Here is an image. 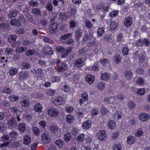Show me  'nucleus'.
<instances>
[{
    "label": "nucleus",
    "mask_w": 150,
    "mask_h": 150,
    "mask_svg": "<svg viewBox=\"0 0 150 150\" xmlns=\"http://www.w3.org/2000/svg\"><path fill=\"white\" fill-rule=\"evenodd\" d=\"M18 13V11L16 10L11 11L9 13L8 16L11 18L15 17Z\"/></svg>",
    "instance_id": "obj_27"
},
{
    "label": "nucleus",
    "mask_w": 150,
    "mask_h": 150,
    "mask_svg": "<svg viewBox=\"0 0 150 150\" xmlns=\"http://www.w3.org/2000/svg\"><path fill=\"white\" fill-rule=\"evenodd\" d=\"M63 102V98L60 97H58L54 99L53 102L55 105H59L62 104Z\"/></svg>",
    "instance_id": "obj_17"
},
{
    "label": "nucleus",
    "mask_w": 150,
    "mask_h": 150,
    "mask_svg": "<svg viewBox=\"0 0 150 150\" xmlns=\"http://www.w3.org/2000/svg\"><path fill=\"white\" fill-rule=\"evenodd\" d=\"M108 125L109 129H113L115 126V123L112 120H111L108 123Z\"/></svg>",
    "instance_id": "obj_36"
},
{
    "label": "nucleus",
    "mask_w": 150,
    "mask_h": 150,
    "mask_svg": "<svg viewBox=\"0 0 150 150\" xmlns=\"http://www.w3.org/2000/svg\"><path fill=\"white\" fill-rule=\"evenodd\" d=\"M29 74L28 71H22L18 74L19 79L21 80L26 79L28 76Z\"/></svg>",
    "instance_id": "obj_5"
},
{
    "label": "nucleus",
    "mask_w": 150,
    "mask_h": 150,
    "mask_svg": "<svg viewBox=\"0 0 150 150\" xmlns=\"http://www.w3.org/2000/svg\"><path fill=\"white\" fill-rule=\"evenodd\" d=\"M84 139V134H81L79 135L77 139L78 142H82Z\"/></svg>",
    "instance_id": "obj_44"
},
{
    "label": "nucleus",
    "mask_w": 150,
    "mask_h": 150,
    "mask_svg": "<svg viewBox=\"0 0 150 150\" xmlns=\"http://www.w3.org/2000/svg\"><path fill=\"white\" fill-rule=\"evenodd\" d=\"M34 108L36 112H41L42 111V106L39 103H36L34 106Z\"/></svg>",
    "instance_id": "obj_20"
},
{
    "label": "nucleus",
    "mask_w": 150,
    "mask_h": 150,
    "mask_svg": "<svg viewBox=\"0 0 150 150\" xmlns=\"http://www.w3.org/2000/svg\"><path fill=\"white\" fill-rule=\"evenodd\" d=\"M139 117L140 120L145 122L149 119L150 115L147 113H141L140 114Z\"/></svg>",
    "instance_id": "obj_8"
},
{
    "label": "nucleus",
    "mask_w": 150,
    "mask_h": 150,
    "mask_svg": "<svg viewBox=\"0 0 150 150\" xmlns=\"http://www.w3.org/2000/svg\"><path fill=\"white\" fill-rule=\"evenodd\" d=\"M114 57L115 62L117 64L119 63L121 61V56L118 54H116Z\"/></svg>",
    "instance_id": "obj_37"
},
{
    "label": "nucleus",
    "mask_w": 150,
    "mask_h": 150,
    "mask_svg": "<svg viewBox=\"0 0 150 150\" xmlns=\"http://www.w3.org/2000/svg\"><path fill=\"white\" fill-rule=\"evenodd\" d=\"M128 48L127 47H124L122 50V53L124 56L127 55L128 54Z\"/></svg>",
    "instance_id": "obj_46"
},
{
    "label": "nucleus",
    "mask_w": 150,
    "mask_h": 150,
    "mask_svg": "<svg viewBox=\"0 0 150 150\" xmlns=\"http://www.w3.org/2000/svg\"><path fill=\"white\" fill-rule=\"evenodd\" d=\"M71 35V33H68L65 35L62 36L61 37V40H66L69 38Z\"/></svg>",
    "instance_id": "obj_57"
},
{
    "label": "nucleus",
    "mask_w": 150,
    "mask_h": 150,
    "mask_svg": "<svg viewBox=\"0 0 150 150\" xmlns=\"http://www.w3.org/2000/svg\"><path fill=\"white\" fill-rule=\"evenodd\" d=\"M136 141V139L134 137L132 136H129L127 137V142L129 144H132L134 143Z\"/></svg>",
    "instance_id": "obj_18"
},
{
    "label": "nucleus",
    "mask_w": 150,
    "mask_h": 150,
    "mask_svg": "<svg viewBox=\"0 0 150 150\" xmlns=\"http://www.w3.org/2000/svg\"><path fill=\"white\" fill-rule=\"evenodd\" d=\"M72 50V48L71 47H67L65 49L64 52L62 53V57H66L71 52Z\"/></svg>",
    "instance_id": "obj_26"
},
{
    "label": "nucleus",
    "mask_w": 150,
    "mask_h": 150,
    "mask_svg": "<svg viewBox=\"0 0 150 150\" xmlns=\"http://www.w3.org/2000/svg\"><path fill=\"white\" fill-rule=\"evenodd\" d=\"M19 143L18 142L16 141L13 142L11 143L10 145L13 148L17 149L19 146Z\"/></svg>",
    "instance_id": "obj_40"
},
{
    "label": "nucleus",
    "mask_w": 150,
    "mask_h": 150,
    "mask_svg": "<svg viewBox=\"0 0 150 150\" xmlns=\"http://www.w3.org/2000/svg\"><path fill=\"white\" fill-rule=\"evenodd\" d=\"M41 140L43 143L48 144L50 141V137L47 134L44 133L41 136Z\"/></svg>",
    "instance_id": "obj_7"
},
{
    "label": "nucleus",
    "mask_w": 150,
    "mask_h": 150,
    "mask_svg": "<svg viewBox=\"0 0 150 150\" xmlns=\"http://www.w3.org/2000/svg\"><path fill=\"white\" fill-rule=\"evenodd\" d=\"M62 90L65 92H68L70 90V87L66 85H64L62 87Z\"/></svg>",
    "instance_id": "obj_61"
},
{
    "label": "nucleus",
    "mask_w": 150,
    "mask_h": 150,
    "mask_svg": "<svg viewBox=\"0 0 150 150\" xmlns=\"http://www.w3.org/2000/svg\"><path fill=\"white\" fill-rule=\"evenodd\" d=\"M89 69L90 70H91L93 71H95L98 70L99 68L97 64H94L92 67H90Z\"/></svg>",
    "instance_id": "obj_49"
},
{
    "label": "nucleus",
    "mask_w": 150,
    "mask_h": 150,
    "mask_svg": "<svg viewBox=\"0 0 150 150\" xmlns=\"http://www.w3.org/2000/svg\"><path fill=\"white\" fill-rule=\"evenodd\" d=\"M113 117L116 119H119L122 117L123 115L122 113L120 111H117L114 113Z\"/></svg>",
    "instance_id": "obj_23"
},
{
    "label": "nucleus",
    "mask_w": 150,
    "mask_h": 150,
    "mask_svg": "<svg viewBox=\"0 0 150 150\" xmlns=\"http://www.w3.org/2000/svg\"><path fill=\"white\" fill-rule=\"evenodd\" d=\"M51 133L54 135L59 136L60 134V129L56 125L53 124L51 125L49 128Z\"/></svg>",
    "instance_id": "obj_1"
},
{
    "label": "nucleus",
    "mask_w": 150,
    "mask_h": 150,
    "mask_svg": "<svg viewBox=\"0 0 150 150\" xmlns=\"http://www.w3.org/2000/svg\"><path fill=\"white\" fill-rule=\"evenodd\" d=\"M64 142L62 139H59L55 142V144L59 147H62L64 144Z\"/></svg>",
    "instance_id": "obj_32"
},
{
    "label": "nucleus",
    "mask_w": 150,
    "mask_h": 150,
    "mask_svg": "<svg viewBox=\"0 0 150 150\" xmlns=\"http://www.w3.org/2000/svg\"><path fill=\"white\" fill-rule=\"evenodd\" d=\"M10 137L11 138H15L18 135V133L16 132H12L9 133Z\"/></svg>",
    "instance_id": "obj_50"
},
{
    "label": "nucleus",
    "mask_w": 150,
    "mask_h": 150,
    "mask_svg": "<svg viewBox=\"0 0 150 150\" xmlns=\"http://www.w3.org/2000/svg\"><path fill=\"white\" fill-rule=\"evenodd\" d=\"M45 8L49 11H52L53 10V7L52 4L50 3H48L45 6Z\"/></svg>",
    "instance_id": "obj_47"
},
{
    "label": "nucleus",
    "mask_w": 150,
    "mask_h": 150,
    "mask_svg": "<svg viewBox=\"0 0 150 150\" xmlns=\"http://www.w3.org/2000/svg\"><path fill=\"white\" fill-rule=\"evenodd\" d=\"M23 144L26 145H28L30 144L31 138L28 135H25L23 137Z\"/></svg>",
    "instance_id": "obj_14"
},
{
    "label": "nucleus",
    "mask_w": 150,
    "mask_h": 150,
    "mask_svg": "<svg viewBox=\"0 0 150 150\" xmlns=\"http://www.w3.org/2000/svg\"><path fill=\"white\" fill-rule=\"evenodd\" d=\"M122 147L120 144H115L113 147V150H121Z\"/></svg>",
    "instance_id": "obj_51"
},
{
    "label": "nucleus",
    "mask_w": 150,
    "mask_h": 150,
    "mask_svg": "<svg viewBox=\"0 0 150 150\" xmlns=\"http://www.w3.org/2000/svg\"><path fill=\"white\" fill-rule=\"evenodd\" d=\"M83 32V30L80 29L76 30L75 31L76 37L77 38H79L82 36Z\"/></svg>",
    "instance_id": "obj_29"
},
{
    "label": "nucleus",
    "mask_w": 150,
    "mask_h": 150,
    "mask_svg": "<svg viewBox=\"0 0 150 150\" xmlns=\"http://www.w3.org/2000/svg\"><path fill=\"white\" fill-rule=\"evenodd\" d=\"M56 50L58 52H61L62 53H62L64 52L65 50V48L62 46H57L56 47Z\"/></svg>",
    "instance_id": "obj_42"
},
{
    "label": "nucleus",
    "mask_w": 150,
    "mask_h": 150,
    "mask_svg": "<svg viewBox=\"0 0 150 150\" xmlns=\"http://www.w3.org/2000/svg\"><path fill=\"white\" fill-rule=\"evenodd\" d=\"M47 94L49 96H52L54 95L56 93L55 90L50 89L47 91Z\"/></svg>",
    "instance_id": "obj_63"
},
{
    "label": "nucleus",
    "mask_w": 150,
    "mask_h": 150,
    "mask_svg": "<svg viewBox=\"0 0 150 150\" xmlns=\"http://www.w3.org/2000/svg\"><path fill=\"white\" fill-rule=\"evenodd\" d=\"M44 54L45 55L52 54L53 53L51 47H46L44 48L42 51Z\"/></svg>",
    "instance_id": "obj_11"
},
{
    "label": "nucleus",
    "mask_w": 150,
    "mask_h": 150,
    "mask_svg": "<svg viewBox=\"0 0 150 150\" xmlns=\"http://www.w3.org/2000/svg\"><path fill=\"white\" fill-rule=\"evenodd\" d=\"M18 130L22 133H24L25 131L26 125L24 123H20L18 126Z\"/></svg>",
    "instance_id": "obj_21"
},
{
    "label": "nucleus",
    "mask_w": 150,
    "mask_h": 150,
    "mask_svg": "<svg viewBox=\"0 0 150 150\" xmlns=\"http://www.w3.org/2000/svg\"><path fill=\"white\" fill-rule=\"evenodd\" d=\"M98 111L97 108H94L91 112V114L93 116L97 115L98 113Z\"/></svg>",
    "instance_id": "obj_52"
},
{
    "label": "nucleus",
    "mask_w": 150,
    "mask_h": 150,
    "mask_svg": "<svg viewBox=\"0 0 150 150\" xmlns=\"http://www.w3.org/2000/svg\"><path fill=\"white\" fill-rule=\"evenodd\" d=\"M104 29L103 28H100L98 29L97 33L98 36H101L104 33Z\"/></svg>",
    "instance_id": "obj_56"
},
{
    "label": "nucleus",
    "mask_w": 150,
    "mask_h": 150,
    "mask_svg": "<svg viewBox=\"0 0 150 150\" xmlns=\"http://www.w3.org/2000/svg\"><path fill=\"white\" fill-rule=\"evenodd\" d=\"M29 67V64L27 62H23L22 64V67L23 69H27Z\"/></svg>",
    "instance_id": "obj_60"
},
{
    "label": "nucleus",
    "mask_w": 150,
    "mask_h": 150,
    "mask_svg": "<svg viewBox=\"0 0 150 150\" xmlns=\"http://www.w3.org/2000/svg\"><path fill=\"white\" fill-rule=\"evenodd\" d=\"M32 131L33 132V134L34 135L38 136L40 132V130L38 127H32Z\"/></svg>",
    "instance_id": "obj_33"
},
{
    "label": "nucleus",
    "mask_w": 150,
    "mask_h": 150,
    "mask_svg": "<svg viewBox=\"0 0 150 150\" xmlns=\"http://www.w3.org/2000/svg\"><path fill=\"white\" fill-rule=\"evenodd\" d=\"M57 66L58 67L57 71L60 72H62L65 70L67 68V65L65 63H62L60 64V62L57 61Z\"/></svg>",
    "instance_id": "obj_3"
},
{
    "label": "nucleus",
    "mask_w": 150,
    "mask_h": 150,
    "mask_svg": "<svg viewBox=\"0 0 150 150\" xmlns=\"http://www.w3.org/2000/svg\"><path fill=\"white\" fill-rule=\"evenodd\" d=\"M48 114L50 117H53L57 116L59 114L58 110L56 108L52 107L47 110Z\"/></svg>",
    "instance_id": "obj_2"
},
{
    "label": "nucleus",
    "mask_w": 150,
    "mask_h": 150,
    "mask_svg": "<svg viewBox=\"0 0 150 150\" xmlns=\"http://www.w3.org/2000/svg\"><path fill=\"white\" fill-rule=\"evenodd\" d=\"M31 11L33 14L35 15L36 16H41L40 10L39 8H33L32 10Z\"/></svg>",
    "instance_id": "obj_22"
},
{
    "label": "nucleus",
    "mask_w": 150,
    "mask_h": 150,
    "mask_svg": "<svg viewBox=\"0 0 150 150\" xmlns=\"http://www.w3.org/2000/svg\"><path fill=\"white\" fill-rule=\"evenodd\" d=\"M27 49L26 47H18L16 48L15 51L16 53H21L24 52Z\"/></svg>",
    "instance_id": "obj_24"
},
{
    "label": "nucleus",
    "mask_w": 150,
    "mask_h": 150,
    "mask_svg": "<svg viewBox=\"0 0 150 150\" xmlns=\"http://www.w3.org/2000/svg\"><path fill=\"white\" fill-rule=\"evenodd\" d=\"M98 138L100 140H103L105 139L106 134L105 131L101 130L99 131L97 134Z\"/></svg>",
    "instance_id": "obj_6"
},
{
    "label": "nucleus",
    "mask_w": 150,
    "mask_h": 150,
    "mask_svg": "<svg viewBox=\"0 0 150 150\" xmlns=\"http://www.w3.org/2000/svg\"><path fill=\"white\" fill-rule=\"evenodd\" d=\"M81 97L83 102H85L88 99V96L86 93H83L81 95Z\"/></svg>",
    "instance_id": "obj_41"
},
{
    "label": "nucleus",
    "mask_w": 150,
    "mask_h": 150,
    "mask_svg": "<svg viewBox=\"0 0 150 150\" xmlns=\"http://www.w3.org/2000/svg\"><path fill=\"white\" fill-rule=\"evenodd\" d=\"M128 106L129 108L133 109L135 108V104L132 101L129 102L128 103Z\"/></svg>",
    "instance_id": "obj_59"
},
{
    "label": "nucleus",
    "mask_w": 150,
    "mask_h": 150,
    "mask_svg": "<svg viewBox=\"0 0 150 150\" xmlns=\"http://www.w3.org/2000/svg\"><path fill=\"white\" fill-rule=\"evenodd\" d=\"M12 92V91L9 88L5 87L4 88L2 91V92L3 93H10Z\"/></svg>",
    "instance_id": "obj_55"
},
{
    "label": "nucleus",
    "mask_w": 150,
    "mask_h": 150,
    "mask_svg": "<svg viewBox=\"0 0 150 150\" xmlns=\"http://www.w3.org/2000/svg\"><path fill=\"white\" fill-rule=\"evenodd\" d=\"M35 49L29 50H28L25 53L26 56H29L33 55L35 53Z\"/></svg>",
    "instance_id": "obj_43"
},
{
    "label": "nucleus",
    "mask_w": 150,
    "mask_h": 150,
    "mask_svg": "<svg viewBox=\"0 0 150 150\" xmlns=\"http://www.w3.org/2000/svg\"><path fill=\"white\" fill-rule=\"evenodd\" d=\"M33 70L35 73L39 74H42L43 71V70L42 69L38 67H35L33 68Z\"/></svg>",
    "instance_id": "obj_34"
},
{
    "label": "nucleus",
    "mask_w": 150,
    "mask_h": 150,
    "mask_svg": "<svg viewBox=\"0 0 150 150\" xmlns=\"http://www.w3.org/2000/svg\"><path fill=\"white\" fill-rule=\"evenodd\" d=\"M16 35H10L8 39V41L10 43L13 42L16 40Z\"/></svg>",
    "instance_id": "obj_31"
},
{
    "label": "nucleus",
    "mask_w": 150,
    "mask_h": 150,
    "mask_svg": "<svg viewBox=\"0 0 150 150\" xmlns=\"http://www.w3.org/2000/svg\"><path fill=\"white\" fill-rule=\"evenodd\" d=\"M132 23V20L131 17H128L125 18L124 21V24L127 27L130 26Z\"/></svg>",
    "instance_id": "obj_12"
},
{
    "label": "nucleus",
    "mask_w": 150,
    "mask_h": 150,
    "mask_svg": "<svg viewBox=\"0 0 150 150\" xmlns=\"http://www.w3.org/2000/svg\"><path fill=\"white\" fill-rule=\"evenodd\" d=\"M71 139V136L69 133H67L64 135V139L67 142L70 141Z\"/></svg>",
    "instance_id": "obj_38"
},
{
    "label": "nucleus",
    "mask_w": 150,
    "mask_h": 150,
    "mask_svg": "<svg viewBox=\"0 0 150 150\" xmlns=\"http://www.w3.org/2000/svg\"><path fill=\"white\" fill-rule=\"evenodd\" d=\"M13 51V50L11 48H6L5 51V53L6 55H10L12 54Z\"/></svg>",
    "instance_id": "obj_48"
},
{
    "label": "nucleus",
    "mask_w": 150,
    "mask_h": 150,
    "mask_svg": "<svg viewBox=\"0 0 150 150\" xmlns=\"http://www.w3.org/2000/svg\"><path fill=\"white\" fill-rule=\"evenodd\" d=\"M91 121L90 120H88L83 123L82 127L84 129H88L91 127Z\"/></svg>",
    "instance_id": "obj_15"
},
{
    "label": "nucleus",
    "mask_w": 150,
    "mask_h": 150,
    "mask_svg": "<svg viewBox=\"0 0 150 150\" xmlns=\"http://www.w3.org/2000/svg\"><path fill=\"white\" fill-rule=\"evenodd\" d=\"M38 4L37 2L35 1H31L29 2V5L32 7L37 6Z\"/></svg>",
    "instance_id": "obj_54"
},
{
    "label": "nucleus",
    "mask_w": 150,
    "mask_h": 150,
    "mask_svg": "<svg viewBox=\"0 0 150 150\" xmlns=\"http://www.w3.org/2000/svg\"><path fill=\"white\" fill-rule=\"evenodd\" d=\"M8 24L7 23L4 22L0 24V29H5L8 26Z\"/></svg>",
    "instance_id": "obj_53"
},
{
    "label": "nucleus",
    "mask_w": 150,
    "mask_h": 150,
    "mask_svg": "<svg viewBox=\"0 0 150 150\" xmlns=\"http://www.w3.org/2000/svg\"><path fill=\"white\" fill-rule=\"evenodd\" d=\"M101 76L102 79L104 81L107 80L110 77L109 75L106 73L102 74Z\"/></svg>",
    "instance_id": "obj_35"
},
{
    "label": "nucleus",
    "mask_w": 150,
    "mask_h": 150,
    "mask_svg": "<svg viewBox=\"0 0 150 150\" xmlns=\"http://www.w3.org/2000/svg\"><path fill=\"white\" fill-rule=\"evenodd\" d=\"M17 72V70L16 68H13L10 71V74L11 76L15 75Z\"/></svg>",
    "instance_id": "obj_62"
},
{
    "label": "nucleus",
    "mask_w": 150,
    "mask_h": 150,
    "mask_svg": "<svg viewBox=\"0 0 150 150\" xmlns=\"http://www.w3.org/2000/svg\"><path fill=\"white\" fill-rule=\"evenodd\" d=\"M29 104V100L27 99H24L21 101L20 105L23 107H28Z\"/></svg>",
    "instance_id": "obj_19"
},
{
    "label": "nucleus",
    "mask_w": 150,
    "mask_h": 150,
    "mask_svg": "<svg viewBox=\"0 0 150 150\" xmlns=\"http://www.w3.org/2000/svg\"><path fill=\"white\" fill-rule=\"evenodd\" d=\"M10 110L11 112L12 113L13 115H14V114H17L18 113H20V112L17 109L16 106H14L10 108Z\"/></svg>",
    "instance_id": "obj_30"
},
{
    "label": "nucleus",
    "mask_w": 150,
    "mask_h": 150,
    "mask_svg": "<svg viewBox=\"0 0 150 150\" xmlns=\"http://www.w3.org/2000/svg\"><path fill=\"white\" fill-rule=\"evenodd\" d=\"M7 124L8 127L11 129L15 128L17 125L13 118H11L8 120Z\"/></svg>",
    "instance_id": "obj_4"
},
{
    "label": "nucleus",
    "mask_w": 150,
    "mask_h": 150,
    "mask_svg": "<svg viewBox=\"0 0 150 150\" xmlns=\"http://www.w3.org/2000/svg\"><path fill=\"white\" fill-rule=\"evenodd\" d=\"M86 80L90 84H92L94 81L95 78L93 75L88 74L86 76Z\"/></svg>",
    "instance_id": "obj_13"
},
{
    "label": "nucleus",
    "mask_w": 150,
    "mask_h": 150,
    "mask_svg": "<svg viewBox=\"0 0 150 150\" xmlns=\"http://www.w3.org/2000/svg\"><path fill=\"white\" fill-rule=\"evenodd\" d=\"M145 93V89L144 88L139 89L137 90V93L139 95H142Z\"/></svg>",
    "instance_id": "obj_64"
},
{
    "label": "nucleus",
    "mask_w": 150,
    "mask_h": 150,
    "mask_svg": "<svg viewBox=\"0 0 150 150\" xmlns=\"http://www.w3.org/2000/svg\"><path fill=\"white\" fill-rule=\"evenodd\" d=\"M58 26L57 23H54L52 24L49 28L50 33L51 34H53L56 33Z\"/></svg>",
    "instance_id": "obj_10"
},
{
    "label": "nucleus",
    "mask_w": 150,
    "mask_h": 150,
    "mask_svg": "<svg viewBox=\"0 0 150 150\" xmlns=\"http://www.w3.org/2000/svg\"><path fill=\"white\" fill-rule=\"evenodd\" d=\"M10 100L12 102L16 101L18 99V97L16 96L12 95L8 97Z\"/></svg>",
    "instance_id": "obj_39"
},
{
    "label": "nucleus",
    "mask_w": 150,
    "mask_h": 150,
    "mask_svg": "<svg viewBox=\"0 0 150 150\" xmlns=\"http://www.w3.org/2000/svg\"><path fill=\"white\" fill-rule=\"evenodd\" d=\"M117 26V24L116 23L113 21L111 22L110 24V28L112 30H114L116 29Z\"/></svg>",
    "instance_id": "obj_45"
},
{
    "label": "nucleus",
    "mask_w": 150,
    "mask_h": 150,
    "mask_svg": "<svg viewBox=\"0 0 150 150\" xmlns=\"http://www.w3.org/2000/svg\"><path fill=\"white\" fill-rule=\"evenodd\" d=\"M9 139V137L8 135H3L1 137V140L2 142L6 141Z\"/></svg>",
    "instance_id": "obj_58"
},
{
    "label": "nucleus",
    "mask_w": 150,
    "mask_h": 150,
    "mask_svg": "<svg viewBox=\"0 0 150 150\" xmlns=\"http://www.w3.org/2000/svg\"><path fill=\"white\" fill-rule=\"evenodd\" d=\"M83 65V61L82 59L79 58L76 60L74 63L75 67L80 68L82 67Z\"/></svg>",
    "instance_id": "obj_9"
},
{
    "label": "nucleus",
    "mask_w": 150,
    "mask_h": 150,
    "mask_svg": "<svg viewBox=\"0 0 150 150\" xmlns=\"http://www.w3.org/2000/svg\"><path fill=\"white\" fill-rule=\"evenodd\" d=\"M74 120V117L70 114H69L66 116V120L69 123H71Z\"/></svg>",
    "instance_id": "obj_28"
},
{
    "label": "nucleus",
    "mask_w": 150,
    "mask_h": 150,
    "mask_svg": "<svg viewBox=\"0 0 150 150\" xmlns=\"http://www.w3.org/2000/svg\"><path fill=\"white\" fill-rule=\"evenodd\" d=\"M10 24L12 25L18 27L21 25V23L18 20L15 19L10 21Z\"/></svg>",
    "instance_id": "obj_16"
},
{
    "label": "nucleus",
    "mask_w": 150,
    "mask_h": 150,
    "mask_svg": "<svg viewBox=\"0 0 150 150\" xmlns=\"http://www.w3.org/2000/svg\"><path fill=\"white\" fill-rule=\"evenodd\" d=\"M124 75L125 77L128 79L131 78L133 76L132 72L129 70H127L124 72Z\"/></svg>",
    "instance_id": "obj_25"
}]
</instances>
